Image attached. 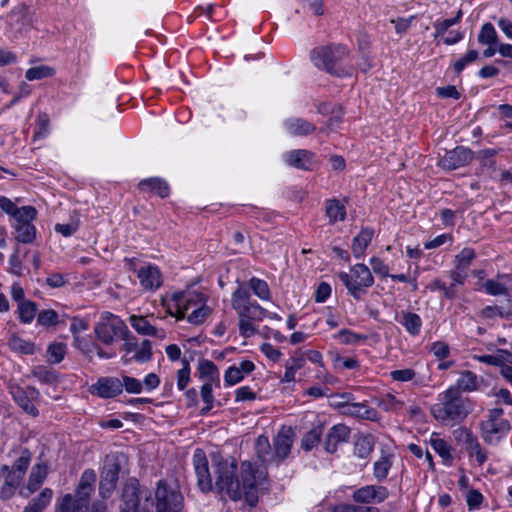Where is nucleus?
Returning <instances> with one entry per match:
<instances>
[{
  "mask_svg": "<svg viewBox=\"0 0 512 512\" xmlns=\"http://www.w3.org/2000/svg\"><path fill=\"white\" fill-rule=\"evenodd\" d=\"M96 481V473L92 469L85 470L80 478L73 501L88 510L90 494Z\"/></svg>",
  "mask_w": 512,
  "mask_h": 512,
  "instance_id": "obj_12",
  "label": "nucleus"
},
{
  "mask_svg": "<svg viewBox=\"0 0 512 512\" xmlns=\"http://www.w3.org/2000/svg\"><path fill=\"white\" fill-rule=\"evenodd\" d=\"M465 448L470 457H475V460L479 466H482L486 462L488 458L487 452L481 447L477 437L469 442Z\"/></svg>",
  "mask_w": 512,
  "mask_h": 512,
  "instance_id": "obj_46",
  "label": "nucleus"
},
{
  "mask_svg": "<svg viewBox=\"0 0 512 512\" xmlns=\"http://www.w3.org/2000/svg\"><path fill=\"white\" fill-rule=\"evenodd\" d=\"M190 381V366L189 363L184 360L183 368L177 372V386L179 390H184Z\"/></svg>",
  "mask_w": 512,
  "mask_h": 512,
  "instance_id": "obj_61",
  "label": "nucleus"
},
{
  "mask_svg": "<svg viewBox=\"0 0 512 512\" xmlns=\"http://www.w3.org/2000/svg\"><path fill=\"white\" fill-rule=\"evenodd\" d=\"M461 17L462 11L459 10L454 18L435 22V37L443 35L451 26L457 24L460 21Z\"/></svg>",
  "mask_w": 512,
  "mask_h": 512,
  "instance_id": "obj_57",
  "label": "nucleus"
},
{
  "mask_svg": "<svg viewBox=\"0 0 512 512\" xmlns=\"http://www.w3.org/2000/svg\"><path fill=\"white\" fill-rule=\"evenodd\" d=\"M127 329V325L118 316L105 311L95 324L94 332L99 341L111 345L123 335H127Z\"/></svg>",
  "mask_w": 512,
  "mask_h": 512,
  "instance_id": "obj_6",
  "label": "nucleus"
},
{
  "mask_svg": "<svg viewBox=\"0 0 512 512\" xmlns=\"http://www.w3.org/2000/svg\"><path fill=\"white\" fill-rule=\"evenodd\" d=\"M377 405L386 412L394 413H399L404 408V402L391 393L381 396L377 401Z\"/></svg>",
  "mask_w": 512,
  "mask_h": 512,
  "instance_id": "obj_32",
  "label": "nucleus"
},
{
  "mask_svg": "<svg viewBox=\"0 0 512 512\" xmlns=\"http://www.w3.org/2000/svg\"><path fill=\"white\" fill-rule=\"evenodd\" d=\"M8 345L13 351L26 355H32L37 350L32 342L26 341L15 334L10 336Z\"/></svg>",
  "mask_w": 512,
  "mask_h": 512,
  "instance_id": "obj_34",
  "label": "nucleus"
},
{
  "mask_svg": "<svg viewBox=\"0 0 512 512\" xmlns=\"http://www.w3.org/2000/svg\"><path fill=\"white\" fill-rule=\"evenodd\" d=\"M139 493V483L136 479H130L125 483L122 491V512H137Z\"/></svg>",
  "mask_w": 512,
  "mask_h": 512,
  "instance_id": "obj_17",
  "label": "nucleus"
},
{
  "mask_svg": "<svg viewBox=\"0 0 512 512\" xmlns=\"http://www.w3.org/2000/svg\"><path fill=\"white\" fill-rule=\"evenodd\" d=\"M388 496L387 489L382 486L368 485L356 490L353 499L359 503H370L374 500L384 501Z\"/></svg>",
  "mask_w": 512,
  "mask_h": 512,
  "instance_id": "obj_19",
  "label": "nucleus"
},
{
  "mask_svg": "<svg viewBox=\"0 0 512 512\" xmlns=\"http://www.w3.org/2000/svg\"><path fill=\"white\" fill-rule=\"evenodd\" d=\"M138 187L142 192H153L162 198L169 195V187L167 183L160 178L142 180Z\"/></svg>",
  "mask_w": 512,
  "mask_h": 512,
  "instance_id": "obj_28",
  "label": "nucleus"
},
{
  "mask_svg": "<svg viewBox=\"0 0 512 512\" xmlns=\"http://www.w3.org/2000/svg\"><path fill=\"white\" fill-rule=\"evenodd\" d=\"M478 360L482 363L500 367L504 363L512 364V357L508 350H499L497 355H482L478 357Z\"/></svg>",
  "mask_w": 512,
  "mask_h": 512,
  "instance_id": "obj_40",
  "label": "nucleus"
},
{
  "mask_svg": "<svg viewBox=\"0 0 512 512\" xmlns=\"http://www.w3.org/2000/svg\"><path fill=\"white\" fill-rule=\"evenodd\" d=\"M453 436L458 443H463L465 447L471 442L476 436L467 428L459 427L453 431Z\"/></svg>",
  "mask_w": 512,
  "mask_h": 512,
  "instance_id": "obj_64",
  "label": "nucleus"
},
{
  "mask_svg": "<svg viewBox=\"0 0 512 512\" xmlns=\"http://www.w3.org/2000/svg\"><path fill=\"white\" fill-rule=\"evenodd\" d=\"M32 375L44 384H52L57 380L55 372L46 366L35 367L32 370Z\"/></svg>",
  "mask_w": 512,
  "mask_h": 512,
  "instance_id": "obj_51",
  "label": "nucleus"
},
{
  "mask_svg": "<svg viewBox=\"0 0 512 512\" xmlns=\"http://www.w3.org/2000/svg\"><path fill=\"white\" fill-rule=\"evenodd\" d=\"M337 276L355 300H361L368 288L374 284L370 269L360 263L352 266L349 272H339Z\"/></svg>",
  "mask_w": 512,
  "mask_h": 512,
  "instance_id": "obj_5",
  "label": "nucleus"
},
{
  "mask_svg": "<svg viewBox=\"0 0 512 512\" xmlns=\"http://www.w3.org/2000/svg\"><path fill=\"white\" fill-rule=\"evenodd\" d=\"M37 312V306L30 300L22 301L18 304V314L21 322L28 324L34 319Z\"/></svg>",
  "mask_w": 512,
  "mask_h": 512,
  "instance_id": "obj_41",
  "label": "nucleus"
},
{
  "mask_svg": "<svg viewBox=\"0 0 512 512\" xmlns=\"http://www.w3.org/2000/svg\"><path fill=\"white\" fill-rule=\"evenodd\" d=\"M476 253L472 248L466 247L455 256V267L462 270H467L472 261L475 259Z\"/></svg>",
  "mask_w": 512,
  "mask_h": 512,
  "instance_id": "obj_47",
  "label": "nucleus"
},
{
  "mask_svg": "<svg viewBox=\"0 0 512 512\" xmlns=\"http://www.w3.org/2000/svg\"><path fill=\"white\" fill-rule=\"evenodd\" d=\"M210 383H203L201 387V398L205 406L201 409L203 415L207 414L213 407V389Z\"/></svg>",
  "mask_w": 512,
  "mask_h": 512,
  "instance_id": "obj_56",
  "label": "nucleus"
},
{
  "mask_svg": "<svg viewBox=\"0 0 512 512\" xmlns=\"http://www.w3.org/2000/svg\"><path fill=\"white\" fill-rule=\"evenodd\" d=\"M249 287L253 291V293L261 300L270 299V289L266 281L256 277H252L249 280Z\"/></svg>",
  "mask_w": 512,
  "mask_h": 512,
  "instance_id": "obj_44",
  "label": "nucleus"
},
{
  "mask_svg": "<svg viewBox=\"0 0 512 512\" xmlns=\"http://www.w3.org/2000/svg\"><path fill=\"white\" fill-rule=\"evenodd\" d=\"M58 314L52 310H43L39 312L37 322L42 326L54 325L57 322Z\"/></svg>",
  "mask_w": 512,
  "mask_h": 512,
  "instance_id": "obj_63",
  "label": "nucleus"
},
{
  "mask_svg": "<svg viewBox=\"0 0 512 512\" xmlns=\"http://www.w3.org/2000/svg\"><path fill=\"white\" fill-rule=\"evenodd\" d=\"M15 239L21 243H31L36 236V228L31 223H20L15 226Z\"/></svg>",
  "mask_w": 512,
  "mask_h": 512,
  "instance_id": "obj_38",
  "label": "nucleus"
},
{
  "mask_svg": "<svg viewBox=\"0 0 512 512\" xmlns=\"http://www.w3.org/2000/svg\"><path fill=\"white\" fill-rule=\"evenodd\" d=\"M286 131L296 137H304L312 134L316 130V126L302 118H289L284 122Z\"/></svg>",
  "mask_w": 512,
  "mask_h": 512,
  "instance_id": "obj_23",
  "label": "nucleus"
},
{
  "mask_svg": "<svg viewBox=\"0 0 512 512\" xmlns=\"http://www.w3.org/2000/svg\"><path fill=\"white\" fill-rule=\"evenodd\" d=\"M10 393L14 401L29 415L37 416L38 410L33 400L39 396V392L35 388H29L25 391L18 385L10 387Z\"/></svg>",
  "mask_w": 512,
  "mask_h": 512,
  "instance_id": "obj_13",
  "label": "nucleus"
},
{
  "mask_svg": "<svg viewBox=\"0 0 512 512\" xmlns=\"http://www.w3.org/2000/svg\"><path fill=\"white\" fill-rule=\"evenodd\" d=\"M231 303L239 318V332L244 338H250L256 334L257 328L254 321H262L268 311L251 299L249 290L239 286L232 294Z\"/></svg>",
  "mask_w": 512,
  "mask_h": 512,
  "instance_id": "obj_3",
  "label": "nucleus"
},
{
  "mask_svg": "<svg viewBox=\"0 0 512 512\" xmlns=\"http://www.w3.org/2000/svg\"><path fill=\"white\" fill-rule=\"evenodd\" d=\"M31 461V452L28 449H24L21 452V455L19 458L15 461V463L12 466V470L25 475L26 470L30 464Z\"/></svg>",
  "mask_w": 512,
  "mask_h": 512,
  "instance_id": "obj_58",
  "label": "nucleus"
},
{
  "mask_svg": "<svg viewBox=\"0 0 512 512\" xmlns=\"http://www.w3.org/2000/svg\"><path fill=\"white\" fill-rule=\"evenodd\" d=\"M37 215V211L33 206H23L16 209L14 214V219L17 221V224L20 223H31L32 220L35 219Z\"/></svg>",
  "mask_w": 512,
  "mask_h": 512,
  "instance_id": "obj_53",
  "label": "nucleus"
},
{
  "mask_svg": "<svg viewBox=\"0 0 512 512\" xmlns=\"http://www.w3.org/2000/svg\"><path fill=\"white\" fill-rule=\"evenodd\" d=\"M473 159V152L463 146L447 151L439 160V165L446 170H455L469 164Z\"/></svg>",
  "mask_w": 512,
  "mask_h": 512,
  "instance_id": "obj_11",
  "label": "nucleus"
},
{
  "mask_svg": "<svg viewBox=\"0 0 512 512\" xmlns=\"http://www.w3.org/2000/svg\"><path fill=\"white\" fill-rule=\"evenodd\" d=\"M322 436V429L321 427H314L310 431H308L302 441H301V447L305 449L306 451L312 450L314 447H316L321 439Z\"/></svg>",
  "mask_w": 512,
  "mask_h": 512,
  "instance_id": "obj_48",
  "label": "nucleus"
},
{
  "mask_svg": "<svg viewBox=\"0 0 512 512\" xmlns=\"http://www.w3.org/2000/svg\"><path fill=\"white\" fill-rule=\"evenodd\" d=\"M510 315V311L504 309L502 306L497 305L486 306L479 313V317L484 320H493L497 317L508 319Z\"/></svg>",
  "mask_w": 512,
  "mask_h": 512,
  "instance_id": "obj_43",
  "label": "nucleus"
},
{
  "mask_svg": "<svg viewBox=\"0 0 512 512\" xmlns=\"http://www.w3.org/2000/svg\"><path fill=\"white\" fill-rule=\"evenodd\" d=\"M124 461L125 456L122 453H112L107 455L104 461L101 477L117 483L122 463Z\"/></svg>",
  "mask_w": 512,
  "mask_h": 512,
  "instance_id": "obj_20",
  "label": "nucleus"
},
{
  "mask_svg": "<svg viewBox=\"0 0 512 512\" xmlns=\"http://www.w3.org/2000/svg\"><path fill=\"white\" fill-rule=\"evenodd\" d=\"M54 72L55 71L53 68H51L49 66L41 65V66L29 68L26 71L25 77L29 81L40 80L43 78L51 77L52 75H54Z\"/></svg>",
  "mask_w": 512,
  "mask_h": 512,
  "instance_id": "obj_50",
  "label": "nucleus"
},
{
  "mask_svg": "<svg viewBox=\"0 0 512 512\" xmlns=\"http://www.w3.org/2000/svg\"><path fill=\"white\" fill-rule=\"evenodd\" d=\"M292 439L288 435V433L285 432H279L277 436L273 440L274 445V459L277 458L279 460L285 459L292 447Z\"/></svg>",
  "mask_w": 512,
  "mask_h": 512,
  "instance_id": "obj_27",
  "label": "nucleus"
},
{
  "mask_svg": "<svg viewBox=\"0 0 512 512\" xmlns=\"http://www.w3.org/2000/svg\"><path fill=\"white\" fill-rule=\"evenodd\" d=\"M390 377L397 382H409L414 380L416 372L411 368L393 370L390 372Z\"/></svg>",
  "mask_w": 512,
  "mask_h": 512,
  "instance_id": "obj_59",
  "label": "nucleus"
},
{
  "mask_svg": "<svg viewBox=\"0 0 512 512\" xmlns=\"http://www.w3.org/2000/svg\"><path fill=\"white\" fill-rule=\"evenodd\" d=\"M255 449L258 459L261 461L260 468L265 469V464L270 463L274 460V454L271 452V446L268 437L260 435L255 443ZM256 466L257 464L254 463ZM259 467V465H258Z\"/></svg>",
  "mask_w": 512,
  "mask_h": 512,
  "instance_id": "obj_29",
  "label": "nucleus"
},
{
  "mask_svg": "<svg viewBox=\"0 0 512 512\" xmlns=\"http://www.w3.org/2000/svg\"><path fill=\"white\" fill-rule=\"evenodd\" d=\"M508 420L503 417L502 409H493L488 418L481 423L482 437L488 444H496L510 430Z\"/></svg>",
  "mask_w": 512,
  "mask_h": 512,
  "instance_id": "obj_8",
  "label": "nucleus"
},
{
  "mask_svg": "<svg viewBox=\"0 0 512 512\" xmlns=\"http://www.w3.org/2000/svg\"><path fill=\"white\" fill-rule=\"evenodd\" d=\"M473 409V402L468 397H464L456 388L449 387L438 396L430 412L438 422L454 426L462 422Z\"/></svg>",
  "mask_w": 512,
  "mask_h": 512,
  "instance_id": "obj_2",
  "label": "nucleus"
},
{
  "mask_svg": "<svg viewBox=\"0 0 512 512\" xmlns=\"http://www.w3.org/2000/svg\"><path fill=\"white\" fill-rule=\"evenodd\" d=\"M152 358V345L149 340H143L134 352L133 359L137 362H149Z\"/></svg>",
  "mask_w": 512,
  "mask_h": 512,
  "instance_id": "obj_52",
  "label": "nucleus"
},
{
  "mask_svg": "<svg viewBox=\"0 0 512 512\" xmlns=\"http://www.w3.org/2000/svg\"><path fill=\"white\" fill-rule=\"evenodd\" d=\"M57 512H88V510L75 503L71 494H66L58 504Z\"/></svg>",
  "mask_w": 512,
  "mask_h": 512,
  "instance_id": "obj_54",
  "label": "nucleus"
},
{
  "mask_svg": "<svg viewBox=\"0 0 512 512\" xmlns=\"http://www.w3.org/2000/svg\"><path fill=\"white\" fill-rule=\"evenodd\" d=\"M141 286L146 290H155L162 285V275L157 266L148 264L137 273Z\"/></svg>",
  "mask_w": 512,
  "mask_h": 512,
  "instance_id": "obj_18",
  "label": "nucleus"
},
{
  "mask_svg": "<svg viewBox=\"0 0 512 512\" xmlns=\"http://www.w3.org/2000/svg\"><path fill=\"white\" fill-rule=\"evenodd\" d=\"M52 497H53V491L50 488H45L41 491L39 496H37L36 498L31 500V502L28 504V506L24 510H27V512H29V511L41 512L49 505V503L52 500Z\"/></svg>",
  "mask_w": 512,
  "mask_h": 512,
  "instance_id": "obj_33",
  "label": "nucleus"
},
{
  "mask_svg": "<svg viewBox=\"0 0 512 512\" xmlns=\"http://www.w3.org/2000/svg\"><path fill=\"white\" fill-rule=\"evenodd\" d=\"M200 377L204 379V383L215 384L220 386V374L216 365L208 359H201L198 364Z\"/></svg>",
  "mask_w": 512,
  "mask_h": 512,
  "instance_id": "obj_26",
  "label": "nucleus"
},
{
  "mask_svg": "<svg viewBox=\"0 0 512 512\" xmlns=\"http://www.w3.org/2000/svg\"><path fill=\"white\" fill-rule=\"evenodd\" d=\"M156 512H180L183 508V496L174 489L167 486L165 481L160 480L156 492Z\"/></svg>",
  "mask_w": 512,
  "mask_h": 512,
  "instance_id": "obj_9",
  "label": "nucleus"
},
{
  "mask_svg": "<svg viewBox=\"0 0 512 512\" xmlns=\"http://www.w3.org/2000/svg\"><path fill=\"white\" fill-rule=\"evenodd\" d=\"M93 389L100 397L111 398L122 393V382L118 378H101Z\"/></svg>",
  "mask_w": 512,
  "mask_h": 512,
  "instance_id": "obj_22",
  "label": "nucleus"
},
{
  "mask_svg": "<svg viewBox=\"0 0 512 512\" xmlns=\"http://www.w3.org/2000/svg\"><path fill=\"white\" fill-rule=\"evenodd\" d=\"M174 300L177 306V313L175 314L177 319H183L185 317V313L196 307L189 315L188 321L192 324L199 325L203 323L206 318L210 315L211 309L205 304H201L197 306L198 295L197 294H188L185 295L183 293L175 294Z\"/></svg>",
  "mask_w": 512,
  "mask_h": 512,
  "instance_id": "obj_7",
  "label": "nucleus"
},
{
  "mask_svg": "<svg viewBox=\"0 0 512 512\" xmlns=\"http://www.w3.org/2000/svg\"><path fill=\"white\" fill-rule=\"evenodd\" d=\"M66 344L54 343L48 347L47 354L49 361L54 364L60 363L66 354Z\"/></svg>",
  "mask_w": 512,
  "mask_h": 512,
  "instance_id": "obj_55",
  "label": "nucleus"
},
{
  "mask_svg": "<svg viewBox=\"0 0 512 512\" xmlns=\"http://www.w3.org/2000/svg\"><path fill=\"white\" fill-rule=\"evenodd\" d=\"M340 398L343 401L338 404V407L342 409L343 414L371 421L379 419L378 413L374 408L364 403L351 402L350 400L353 398L351 394H341Z\"/></svg>",
  "mask_w": 512,
  "mask_h": 512,
  "instance_id": "obj_10",
  "label": "nucleus"
},
{
  "mask_svg": "<svg viewBox=\"0 0 512 512\" xmlns=\"http://www.w3.org/2000/svg\"><path fill=\"white\" fill-rule=\"evenodd\" d=\"M485 292L492 296H504L509 303H512V279L506 275L498 276L496 279H488L482 284Z\"/></svg>",
  "mask_w": 512,
  "mask_h": 512,
  "instance_id": "obj_14",
  "label": "nucleus"
},
{
  "mask_svg": "<svg viewBox=\"0 0 512 512\" xmlns=\"http://www.w3.org/2000/svg\"><path fill=\"white\" fill-rule=\"evenodd\" d=\"M129 322L133 329L144 336H152L163 339L165 337V333L163 330H158L155 326L150 324L144 316L132 315L129 318Z\"/></svg>",
  "mask_w": 512,
  "mask_h": 512,
  "instance_id": "obj_24",
  "label": "nucleus"
},
{
  "mask_svg": "<svg viewBox=\"0 0 512 512\" xmlns=\"http://www.w3.org/2000/svg\"><path fill=\"white\" fill-rule=\"evenodd\" d=\"M197 483L201 491L208 492L215 487L220 493H226L233 501L245 500L253 507L258 502L259 486L266 480L267 471L251 461H243L238 472L234 458L213 457L214 485L209 471L208 460L203 451L197 449L193 456Z\"/></svg>",
  "mask_w": 512,
  "mask_h": 512,
  "instance_id": "obj_1",
  "label": "nucleus"
},
{
  "mask_svg": "<svg viewBox=\"0 0 512 512\" xmlns=\"http://www.w3.org/2000/svg\"><path fill=\"white\" fill-rule=\"evenodd\" d=\"M374 441L369 435L359 436L354 444L355 454L362 459H366L373 451Z\"/></svg>",
  "mask_w": 512,
  "mask_h": 512,
  "instance_id": "obj_37",
  "label": "nucleus"
},
{
  "mask_svg": "<svg viewBox=\"0 0 512 512\" xmlns=\"http://www.w3.org/2000/svg\"><path fill=\"white\" fill-rule=\"evenodd\" d=\"M374 237V230L364 228L357 234L352 242V252L355 258L360 259L364 256L365 251Z\"/></svg>",
  "mask_w": 512,
  "mask_h": 512,
  "instance_id": "obj_25",
  "label": "nucleus"
},
{
  "mask_svg": "<svg viewBox=\"0 0 512 512\" xmlns=\"http://www.w3.org/2000/svg\"><path fill=\"white\" fill-rule=\"evenodd\" d=\"M304 360L301 358H290L285 364V373L282 377L283 382H294L296 371L303 367Z\"/></svg>",
  "mask_w": 512,
  "mask_h": 512,
  "instance_id": "obj_49",
  "label": "nucleus"
},
{
  "mask_svg": "<svg viewBox=\"0 0 512 512\" xmlns=\"http://www.w3.org/2000/svg\"><path fill=\"white\" fill-rule=\"evenodd\" d=\"M325 211L330 224H334L337 221H343L346 217V208L344 204L337 199L328 200Z\"/></svg>",
  "mask_w": 512,
  "mask_h": 512,
  "instance_id": "obj_31",
  "label": "nucleus"
},
{
  "mask_svg": "<svg viewBox=\"0 0 512 512\" xmlns=\"http://www.w3.org/2000/svg\"><path fill=\"white\" fill-rule=\"evenodd\" d=\"M430 444L434 451L447 463H451L453 457L448 443L441 438H431Z\"/></svg>",
  "mask_w": 512,
  "mask_h": 512,
  "instance_id": "obj_45",
  "label": "nucleus"
},
{
  "mask_svg": "<svg viewBox=\"0 0 512 512\" xmlns=\"http://www.w3.org/2000/svg\"><path fill=\"white\" fill-rule=\"evenodd\" d=\"M244 379V375L237 369L236 365L230 366L224 375L225 384L228 386L235 385Z\"/></svg>",
  "mask_w": 512,
  "mask_h": 512,
  "instance_id": "obj_60",
  "label": "nucleus"
},
{
  "mask_svg": "<svg viewBox=\"0 0 512 512\" xmlns=\"http://www.w3.org/2000/svg\"><path fill=\"white\" fill-rule=\"evenodd\" d=\"M47 476V467L44 464H37L33 466L30 473L28 483L25 487L21 488L19 493L23 497H29L32 493L37 491Z\"/></svg>",
  "mask_w": 512,
  "mask_h": 512,
  "instance_id": "obj_21",
  "label": "nucleus"
},
{
  "mask_svg": "<svg viewBox=\"0 0 512 512\" xmlns=\"http://www.w3.org/2000/svg\"><path fill=\"white\" fill-rule=\"evenodd\" d=\"M496 151L493 149H486L480 151L478 159L483 170H486L491 178L498 177L497 160L495 158Z\"/></svg>",
  "mask_w": 512,
  "mask_h": 512,
  "instance_id": "obj_30",
  "label": "nucleus"
},
{
  "mask_svg": "<svg viewBox=\"0 0 512 512\" xmlns=\"http://www.w3.org/2000/svg\"><path fill=\"white\" fill-rule=\"evenodd\" d=\"M351 430L344 424L332 426L325 438L324 447L328 453H335L338 445L346 443L350 439Z\"/></svg>",
  "mask_w": 512,
  "mask_h": 512,
  "instance_id": "obj_15",
  "label": "nucleus"
},
{
  "mask_svg": "<svg viewBox=\"0 0 512 512\" xmlns=\"http://www.w3.org/2000/svg\"><path fill=\"white\" fill-rule=\"evenodd\" d=\"M453 387L456 388L460 393L474 391L477 388V377L471 371H464L460 374L456 385Z\"/></svg>",
  "mask_w": 512,
  "mask_h": 512,
  "instance_id": "obj_36",
  "label": "nucleus"
},
{
  "mask_svg": "<svg viewBox=\"0 0 512 512\" xmlns=\"http://www.w3.org/2000/svg\"><path fill=\"white\" fill-rule=\"evenodd\" d=\"M400 323L405 327L406 331L413 336L419 334L422 326L420 316L412 312H402V320Z\"/></svg>",
  "mask_w": 512,
  "mask_h": 512,
  "instance_id": "obj_35",
  "label": "nucleus"
},
{
  "mask_svg": "<svg viewBox=\"0 0 512 512\" xmlns=\"http://www.w3.org/2000/svg\"><path fill=\"white\" fill-rule=\"evenodd\" d=\"M478 42L483 45L491 46L498 44V35L491 23H485L478 34Z\"/></svg>",
  "mask_w": 512,
  "mask_h": 512,
  "instance_id": "obj_39",
  "label": "nucleus"
},
{
  "mask_svg": "<svg viewBox=\"0 0 512 512\" xmlns=\"http://www.w3.org/2000/svg\"><path fill=\"white\" fill-rule=\"evenodd\" d=\"M284 159L288 165L303 170H310L316 164L314 153L305 149L289 151Z\"/></svg>",
  "mask_w": 512,
  "mask_h": 512,
  "instance_id": "obj_16",
  "label": "nucleus"
},
{
  "mask_svg": "<svg viewBox=\"0 0 512 512\" xmlns=\"http://www.w3.org/2000/svg\"><path fill=\"white\" fill-rule=\"evenodd\" d=\"M49 118L46 114H40L37 118V124L34 132V138H42L48 134Z\"/></svg>",
  "mask_w": 512,
  "mask_h": 512,
  "instance_id": "obj_62",
  "label": "nucleus"
},
{
  "mask_svg": "<svg viewBox=\"0 0 512 512\" xmlns=\"http://www.w3.org/2000/svg\"><path fill=\"white\" fill-rule=\"evenodd\" d=\"M349 56L350 49L344 44H330L311 52V60L317 68L337 77L352 74L353 66L349 63Z\"/></svg>",
  "mask_w": 512,
  "mask_h": 512,
  "instance_id": "obj_4",
  "label": "nucleus"
},
{
  "mask_svg": "<svg viewBox=\"0 0 512 512\" xmlns=\"http://www.w3.org/2000/svg\"><path fill=\"white\" fill-rule=\"evenodd\" d=\"M392 466V460L390 455H382L374 463V476L378 481L384 480Z\"/></svg>",
  "mask_w": 512,
  "mask_h": 512,
  "instance_id": "obj_42",
  "label": "nucleus"
}]
</instances>
